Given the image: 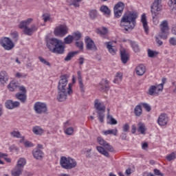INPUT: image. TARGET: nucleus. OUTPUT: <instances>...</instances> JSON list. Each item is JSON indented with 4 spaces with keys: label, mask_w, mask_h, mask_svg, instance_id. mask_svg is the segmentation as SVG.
<instances>
[{
    "label": "nucleus",
    "mask_w": 176,
    "mask_h": 176,
    "mask_svg": "<svg viewBox=\"0 0 176 176\" xmlns=\"http://www.w3.org/2000/svg\"><path fill=\"white\" fill-rule=\"evenodd\" d=\"M60 79L58 84V95L57 100L59 102H63L67 100V96L72 94V83L68 84V78L69 76L64 74L60 76Z\"/></svg>",
    "instance_id": "1"
},
{
    "label": "nucleus",
    "mask_w": 176,
    "mask_h": 176,
    "mask_svg": "<svg viewBox=\"0 0 176 176\" xmlns=\"http://www.w3.org/2000/svg\"><path fill=\"white\" fill-rule=\"evenodd\" d=\"M82 38V33L80 32H75L72 35H68L64 38V42L56 38H50L49 36H46L45 41L47 45H71L76 41V45H83V41H80Z\"/></svg>",
    "instance_id": "2"
},
{
    "label": "nucleus",
    "mask_w": 176,
    "mask_h": 176,
    "mask_svg": "<svg viewBox=\"0 0 176 176\" xmlns=\"http://www.w3.org/2000/svg\"><path fill=\"white\" fill-rule=\"evenodd\" d=\"M137 17H138L137 12H129L124 14L120 20V26L124 32H129V31L134 30V27L137 24Z\"/></svg>",
    "instance_id": "3"
},
{
    "label": "nucleus",
    "mask_w": 176,
    "mask_h": 176,
    "mask_svg": "<svg viewBox=\"0 0 176 176\" xmlns=\"http://www.w3.org/2000/svg\"><path fill=\"white\" fill-rule=\"evenodd\" d=\"M94 108L98 113V120L100 123H104V118H105V109L107 107L105 104L101 102L98 99L94 100Z\"/></svg>",
    "instance_id": "4"
},
{
    "label": "nucleus",
    "mask_w": 176,
    "mask_h": 176,
    "mask_svg": "<svg viewBox=\"0 0 176 176\" xmlns=\"http://www.w3.org/2000/svg\"><path fill=\"white\" fill-rule=\"evenodd\" d=\"M60 164L63 168H65V170H71L72 168H75L78 164L76 160L69 157H61Z\"/></svg>",
    "instance_id": "5"
},
{
    "label": "nucleus",
    "mask_w": 176,
    "mask_h": 176,
    "mask_svg": "<svg viewBox=\"0 0 176 176\" xmlns=\"http://www.w3.org/2000/svg\"><path fill=\"white\" fill-rule=\"evenodd\" d=\"M162 0H155L151 6V14L153 16V23H156L157 21V16H159V12L162 10Z\"/></svg>",
    "instance_id": "6"
},
{
    "label": "nucleus",
    "mask_w": 176,
    "mask_h": 176,
    "mask_svg": "<svg viewBox=\"0 0 176 176\" xmlns=\"http://www.w3.org/2000/svg\"><path fill=\"white\" fill-rule=\"evenodd\" d=\"M11 37L12 40L9 37H2L0 39L1 45H14L17 41H19V33L13 32L11 33Z\"/></svg>",
    "instance_id": "7"
},
{
    "label": "nucleus",
    "mask_w": 176,
    "mask_h": 176,
    "mask_svg": "<svg viewBox=\"0 0 176 176\" xmlns=\"http://www.w3.org/2000/svg\"><path fill=\"white\" fill-rule=\"evenodd\" d=\"M160 32L159 33V37L162 39H167V37L168 36V23H167V21H164L162 22V23L160 25Z\"/></svg>",
    "instance_id": "8"
},
{
    "label": "nucleus",
    "mask_w": 176,
    "mask_h": 176,
    "mask_svg": "<svg viewBox=\"0 0 176 176\" xmlns=\"http://www.w3.org/2000/svg\"><path fill=\"white\" fill-rule=\"evenodd\" d=\"M123 10H124V3L118 1L113 8L114 16L116 19L121 17L123 14Z\"/></svg>",
    "instance_id": "9"
},
{
    "label": "nucleus",
    "mask_w": 176,
    "mask_h": 176,
    "mask_svg": "<svg viewBox=\"0 0 176 176\" xmlns=\"http://www.w3.org/2000/svg\"><path fill=\"white\" fill-rule=\"evenodd\" d=\"M54 34L55 36H60L63 38V36H65V35L68 34V28L67 25H60L55 28Z\"/></svg>",
    "instance_id": "10"
},
{
    "label": "nucleus",
    "mask_w": 176,
    "mask_h": 176,
    "mask_svg": "<svg viewBox=\"0 0 176 176\" xmlns=\"http://www.w3.org/2000/svg\"><path fill=\"white\" fill-rule=\"evenodd\" d=\"M47 48L52 53H55L56 54H63L65 46L63 45H48Z\"/></svg>",
    "instance_id": "11"
},
{
    "label": "nucleus",
    "mask_w": 176,
    "mask_h": 176,
    "mask_svg": "<svg viewBox=\"0 0 176 176\" xmlns=\"http://www.w3.org/2000/svg\"><path fill=\"white\" fill-rule=\"evenodd\" d=\"M34 109L35 112L41 115V113H46L47 112V106L43 102H37L34 104Z\"/></svg>",
    "instance_id": "12"
},
{
    "label": "nucleus",
    "mask_w": 176,
    "mask_h": 176,
    "mask_svg": "<svg viewBox=\"0 0 176 176\" xmlns=\"http://www.w3.org/2000/svg\"><path fill=\"white\" fill-rule=\"evenodd\" d=\"M120 56L122 64H127V61L130 60V53L129 52V50L121 46L120 49Z\"/></svg>",
    "instance_id": "13"
},
{
    "label": "nucleus",
    "mask_w": 176,
    "mask_h": 176,
    "mask_svg": "<svg viewBox=\"0 0 176 176\" xmlns=\"http://www.w3.org/2000/svg\"><path fill=\"white\" fill-rule=\"evenodd\" d=\"M163 91V86L162 85H151L148 91L149 96H159V92Z\"/></svg>",
    "instance_id": "14"
},
{
    "label": "nucleus",
    "mask_w": 176,
    "mask_h": 176,
    "mask_svg": "<svg viewBox=\"0 0 176 176\" xmlns=\"http://www.w3.org/2000/svg\"><path fill=\"white\" fill-rule=\"evenodd\" d=\"M157 123L161 126H167V124L168 123V116L167 113H161L158 117Z\"/></svg>",
    "instance_id": "15"
},
{
    "label": "nucleus",
    "mask_w": 176,
    "mask_h": 176,
    "mask_svg": "<svg viewBox=\"0 0 176 176\" xmlns=\"http://www.w3.org/2000/svg\"><path fill=\"white\" fill-rule=\"evenodd\" d=\"M97 141L99 144H100L102 146H104V148L108 151V152H113L115 149L113 147L109 144V143L107 142V141L104 140L102 138H98Z\"/></svg>",
    "instance_id": "16"
},
{
    "label": "nucleus",
    "mask_w": 176,
    "mask_h": 176,
    "mask_svg": "<svg viewBox=\"0 0 176 176\" xmlns=\"http://www.w3.org/2000/svg\"><path fill=\"white\" fill-rule=\"evenodd\" d=\"M98 87L100 91H108V90H109V84L108 82V80L102 79L99 83Z\"/></svg>",
    "instance_id": "17"
},
{
    "label": "nucleus",
    "mask_w": 176,
    "mask_h": 176,
    "mask_svg": "<svg viewBox=\"0 0 176 176\" xmlns=\"http://www.w3.org/2000/svg\"><path fill=\"white\" fill-rule=\"evenodd\" d=\"M20 107V102H13L12 100H8L6 102V107L7 109H14V108H19Z\"/></svg>",
    "instance_id": "18"
},
{
    "label": "nucleus",
    "mask_w": 176,
    "mask_h": 176,
    "mask_svg": "<svg viewBox=\"0 0 176 176\" xmlns=\"http://www.w3.org/2000/svg\"><path fill=\"white\" fill-rule=\"evenodd\" d=\"M32 155L36 160H42L45 154L42 150L39 148H34L32 151Z\"/></svg>",
    "instance_id": "19"
},
{
    "label": "nucleus",
    "mask_w": 176,
    "mask_h": 176,
    "mask_svg": "<svg viewBox=\"0 0 176 176\" xmlns=\"http://www.w3.org/2000/svg\"><path fill=\"white\" fill-rule=\"evenodd\" d=\"M32 19L29 18L26 21H22L19 23V28L21 30H27L28 28V25L32 23Z\"/></svg>",
    "instance_id": "20"
},
{
    "label": "nucleus",
    "mask_w": 176,
    "mask_h": 176,
    "mask_svg": "<svg viewBox=\"0 0 176 176\" xmlns=\"http://www.w3.org/2000/svg\"><path fill=\"white\" fill-rule=\"evenodd\" d=\"M135 71L137 75H138L139 76H142V75L145 74L146 69L143 64H140L136 67Z\"/></svg>",
    "instance_id": "21"
},
{
    "label": "nucleus",
    "mask_w": 176,
    "mask_h": 176,
    "mask_svg": "<svg viewBox=\"0 0 176 176\" xmlns=\"http://www.w3.org/2000/svg\"><path fill=\"white\" fill-rule=\"evenodd\" d=\"M15 98L16 100L21 101L22 104H25V101H27V94H21L20 92L16 93L15 94Z\"/></svg>",
    "instance_id": "22"
},
{
    "label": "nucleus",
    "mask_w": 176,
    "mask_h": 176,
    "mask_svg": "<svg viewBox=\"0 0 176 176\" xmlns=\"http://www.w3.org/2000/svg\"><path fill=\"white\" fill-rule=\"evenodd\" d=\"M77 75L80 91H82V93H85V85H83V80H82V73L80 72V71H78L77 72Z\"/></svg>",
    "instance_id": "23"
},
{
    "label": "nucleus",
    "mask_w": 176,
    "mask_h": 176,
    "mask_svg": "<svg viewBox=\"0 0 176 176\" xmlns=\"http://www.w3.org/2000/svg\"><path fill=\"white\" fill-rule=\"evenodd\" d=\"M23 169L15 166L14 168L11 170V174L12 176H20L23 174Z\"/></svg>",
    "instance_id": "24"
},
{
    "label": "nucleus",
    "mask_w": 176,
    "mask_h": 176,
    "mask_svg": "<svg viewBox=\"0 0 176 176\" xmlns=\"http://www.w3.org/2000/svg\"><path fill=\"white\" fill-rule=\"evenodd\" d=\"M38 30V28L36 25H32L31 28H28L26 30H23L24 34L26 35L31 36L33 32H35Z\"/></svg>",
    "instance_id": "25"
},
{
    "label": "nucleus",
    "mask_w": 176,
    "mask_h": 176,
    "mask_svg": "<svg viewBox=\"0 0 176 176\" xmlns=\"http://www.w3.org/2000/svg\"><path fill=\"white\" fill-rule=\"evenodd\" d=\"M9 80V76H8V73L6 71H2L0 72V82L3 85L6 83Z\"/></svg>",
    "instance_id": "26"
},
{
    "label": "nucleus",
    "mask_w": 176,
    "mask_h": 176,
    "mask_svg": "<svg viewBox=\"0 0 176 176\" xmlns=\"http://www.w3.org/2000/svg\"><path fill=\"white\" fill-rule=\"evenodd\" d=\"M141 21L143 25V28H144V31L146 34H148V31H149V28L148 27V21H146V15L143 14L142 15Z\"/></svg>",
    "instance_id": "27"
},
{
    "label": "nucleus",
    "mask_w": 176,
    "mask_h": 176,
    "mask_svg": "<svg viewBox=\"0 0 176 176\" xmlns=\"http://www.w3.org/2000/svg\"><path fill=\"white\" fill-rule=\"evenodd\" d=\"M79 54V51H73L67 54V56L65 58V61H71L76 54Z\"/></svg>",
    "instance_id": "28"
},
{
    "label": "nucleus",
    "mask_w": 176,
    "mask_h": 176,
    "mask_svg": "<svg viewBox=\"0 0 176 176\" xmlns=\"http://www.w3.org/2000/svg\"><path fill=\"white\" fill-rule=\"evenodd\" d=\"M19 87V83L16 82L14 80H12L8 85V89L10 91H14Z\"/></svg>",
    "instance_id": "29"
},
{
    "label": "nucleus",
    "mask_w": 176,
    "mask_h": 176,
    "mask_svg": "<svg viewBox=\"0 0 176 176\" xmlns=\"http://www.w3.org/2000/svg\"><path fill=\"white\" fill-rule=\"evenodd\" d=\"M138 131L140 133V134L145 135V132L146 131V127L145 126V124L142 122H139L138 124Z\"/></svg>",
    "instance_id": "30"
},
{
    "label": "nucleus",
    "mask_w": 176,
    "mask_h": 176,
    "mask_svg": "<svg viewBox=\"0 0 176 176\" xmlns=\"http://www.w3.org/2000/svg\"><path fill=\"white\" fill-rule=\"evenodd\" d=\"M96 149L98 151V152H99V153H100L101 155H103V156H105L106 157H109V153H108V151H107V150H105V148H104L102 146H97Z\"/></svg>",
    "instance_id": "31"
},
{
    "label": "nucleus",
    "mask_w": 176,
    "mask_h": 176,
    "mask_svg": "<svg viewBox=\"0 0 176 176\" xmlns=\"http://www.w3.org/2000/svg\"><path fill=\"white\" fill-rule=\"evenodd\" d=\"M100 10L102 12V14H106L107 16L111 15V10L107 6H102L100 8Z\"/></svg>",
    "instance_id": "32"
},
{
    "label": "nucleus",
    "mask_w": 176,
    "mask_h": 176,
    "mask_svg": "<svg viewBox=\"0 0 176 176\" xmlns=\"http://www.w3.org/2000/svg\"><path fill=\"white\" fill-rule=\"evenodd\" d=\"M27 164V161L24 158H19L17 164H16V167H19L20 168H22L23 170L24 166Z\"/></svg>",
    "instance_id": "33"
},
{
    "label": "nucleus",
    "mask_w": 176,
    "mask_h": 176,
    "mask_svg": "<svg viewBox=\"0 0 176 176\" xmlns=\"http://www.w3.org/2000/svg\"><path fill=\"white\" fill-rule=\"evenodd\" d=\"M108 32H109L108 28H107L104 26L102 27V29L97 30V34L100 35V36H105V35H107V34H108Z\"/></svg>",
    "instance_id": "34"
},
{
    "label": "nucleus",
    "mask_w": 176,
    "mask_h": 176,
    "mask_svg": "<svg viewBox=\"0 0 176 176\" xmlns=\"http://www.w3.org/2000/svg\"><path fill=\"white\" fill-rule=\"evenodd\" d=\"M32 131L36 135H42V133H43V129L40 126H36L33 127Z\"/></svg>",
    "instance_id": "35"
},
{
    "label": "nucleus",
    "mask_w": 176,
    "mask_h": 176,
    "mask_svg": "<svg viewBox=\"0 0 176 176\" xmlns=\"http://www.w3.org/2000/svg\"><path fill=\"white\" fill-rule=\"evenodd\" d=\"M134 113L135 116H141L142 115V108L141 104H138L134 109Z\"/></svg>",
    "instance_id": "36"
},
{
    "label": "nucleus",
    "mask_w": 176,
    "mask_h": 176,
    "mask_svg": "<svg viewBox=\"0 0 176 176\" xmlns=\"http://www.w3.org/2000/svg\"><path fill=\"white\" fill-rule=\"evenodd\" d=\"M89 14L91 20H96L98 17V12L96 10H91Z\"/></svg>",
    "instance_id": "37"
},
{
    "label": "nucleus",
    "mask_w": 176,
    "mask_h": 176,
    "mask_svg": "<svg viewBox=\"0 0 176 176\" xmlns=\"http://www.w3.org/2000/svg\"><path fill=\"white\" fill-rule=\"evenodd\" d=\"M122 79H123V74L120 72H118L116 74L115 79L113 80V83H119V82H122Z\"/></svg>",
    "instance_id": "38"
},
{
    "label": "nucleus",
    "mask_w": 176,
    "mask_h": 176,
    "mask_svg": "<svg viewBox=\"0 0 176 176\" xmlns=\"http://www.w3.org/2000/svg\"><path fill=\"white\" fill-rule=\"evenodd\" d=\"M107 49H108L109 53H111V54H113V56L116 54V52H118V50L115 47V46L112 45H107Z\"/></svg>",
    "instance_id": "39"
},
{
    "label": "nucleus",
    "mask_w": 176,
    "mask_h": 176,
    "mask_svg": "<svg viewBox=\"0 0 176 176\" xmlns=\"http://www.w3.org/2000/svg\"><path fill=\"white\" fill-rule=\"evenodd\" d=\"M10 135L14 138H21V133L19 131L13 130L10 132Z\"/></svg>",
    "instance_id": "40"
},
{
    "label": "nucleus",
    "mask_w": 176,
    "mask_h": 176,
    "mask_svg": "<svg viewBox=\"0 0 176 176\" xmlns=\"http://www.w3.org/2000/svg\"><path fill=\"white\" fill-rule=\"evenodd\" d=\"M104 135H109V134H112L113 135H118V129H110L107 131H104Z\"/></svg>",
    "instance_id": "41"
},
{
    "label": "nucleus",
    "mask_w": 176,
    "mask_h": 176,
    "mask_svg": "<svg viewBox=\"0 0 176 176\" xmlns=\"http://www.w3.org/2000/svg\"><path fill=\"white\" fill-rule=\"evenodd\" d=\"M147 52H148V57H150V58H155V57H156V56L159 54L158 52L153 51L151 49H148Z\"/></svg>",
    "instance_id": "42"
},
{
    "label": "nucleus",
    "mask_w": 176,
    "mask_h": 176,
    "mask_svg": "<svg viewBox=\"0 0 176 176\" xmlns=\"http://www.w3.org/2000/svg\"><path fill=\"white\" fill-rule=\"evenodd\" d=\"M166 160H168V162H171V160H175V159H176V152L174 151L170 154L166 155Z\"/></svg>",
    "instance_id": "43"
},
{
    "label": "nucleus",
    "mask_w": 176,
    "mask_h": 176,
    "mask_svg": "<svg viewBox=\"0 0 176 176\" xmlns=\"http://www.w3.org/2000/svg\"><path fill=\"white\" fill-rule=\"evenodd\" d=\"M71 3L70 5L72 6H74V8H79L80 6V4H79V2H82V0H70Z\"/></svg>",
    "instance_id": "44"
},
{
    "label": "nucleus",
    "mask_w": 176,
    "mask_h": 176,
    "mask_svg": "<svg viewBox=\"0 0 176 176\" xmlns=\"http://www.w3.org/2000/svg\"><path fill=\"white\" fill-rule=\"evenodd\" d=\"M38 60L42 63V64H44V65H47V67H52V65L49 61L46 60V59L43 58L42 56H38Z\"/></svg>",
    "instance_id": "45"
},
{
    "label": "nucleus",
    "mask_w": 176,
    "mask_h": 176,
    "mask_svg": "<svg viewBox=\"0 0 176 176\" xmlns=\"http://www.w3.org/2000/svg\"><path fill=\"white\" fill-rule=\"evenodd\" d=\"M85 45H94V41L89 36L85 37Z\"/></svg>",
    "instance_id": "46"
},
{
    "label": "nucleus",
    "mask_w": 176,
    "mask_h": 176,
    "mask_svg": "<svg viewBox=\"0 0 176 176\" xmlns=\"http://www.w3.org/2000/svg\"><path fill=\"white\" fill-rule=\"evenodd\" d=\"M140 105H142V107H143V108H144V109L147 111V112H151L152 107H151V105H149L148 103H140Z\"/></svg>",
    "instance_id": "47"
},
{
    "label": "nucleus",
    "mask_w": 176,
    "mask_h": 176,
    "mask_svg": "<svg viewBox=\"0 0 176 176\" xmlns=\"http://www.w3.org/2000/svg\"><path fill=\"white\" fill-rule=\"evenodd\" d=\"M107 119H110V124H118V121L111 115L107 116Z\"/></svg>",
    "instance_id": "48"
},
{
    "label": "nucleus",
    "mask_w": 176,
    "mask_h": 176,
    "mask_svg": "<svg viewBox=\"0 0 176 176\" xmlns=\"http://www.w3.org/2000/svg\"><path fill=\"white\" fill-rule=\"evenodd\" d=\"M65 134L67 135H72L74 134V128L72 127H68L65 131Z\"/></svg>",
    "instance_id": "49"
},
{
    "label": "nucleus",
    "mask_w": 176,
    "mask_h": 176,
    "mask_svg": "<svg viewBox=\"0 0 176 176\" xmlns=\"http://www.w3.org/2000/svg\"><path fill=\"white\" fill-rule=\"evenodd\" d=\"M87 50H92V52H96L97 50V47L96 45H87Z\"/></svg>",
    "instance_id": "50"
},
{
    "label": "nucleus",
    "mask_w": 176,
    "mask_h": 176,
    "mask_svg": "<svg viewBox=\"0 0 176 176\" xmlns=\"http://www.w3.org/2000/svg\"><path fill=\"white\" fill-rule=\"evenodd\" d=\"M129 130H130V125H129L128 123L124 124L122 126V131H124V133H127Z\"/></svg>",
    "instance_id": "51"
},
{
    "label": "nucleus",
    "mask_w": 176,
    "mask_h": 176,
    "mask_svg": "<svg viewBox=\"0 0 176 176\" xmlns=\"http://www.w3.org/2000/svg\"><path fill=\"white\" fill-rule=\"evenodd\" d=\"M2 46L5 50H12L14 47V45H3Z\"/></svg>",
    "instance_id": "52"
},
{
    "label": "nucleus",
    "mask_w": 176,
    "mask_h": 176,
    "mask_svg": "<svg viewBox=\"0 0 176 176\" xmlns=\"http://www.w3.org/2000/svg\"><path fill=\"white\" fill-rule=\"evenodd\" d=\"M18 89H19V91H21V94H27V89H25V87L24 86H19Z\"/></svg>",
    "instance_id": "53"
},
{
    "label": "nucleus",
    "mask_w": 176,
    "mask_h": 176,
    "mask_svg": "<svg viewBox=\"0 0 176 176\" xmlns=\"http://www.w3.org/2000/svg\"><path fill=\"white\" fill-rule=\"evenodd\" d=\"M24 145H25V148H31V147L34 146V144H32V142H31L28 140H26L24 142Z\"/></svg>",
    "instance_id": "54"
},
{
    "label": "nucleus",
    "mask_w": 176,
    "mask_h": 176,
    "mask_svg": "<svg viewBox=\"0 0 176 176\" xmlns=\"http://www.w3.org/2000/svg\"><path fill=\"white\" fill-rule=\"evenodd\" d=\"M91 151H93V149L87 148L86 152H85L86 157H87L88 159H90V157H91Z\"/></svg>",
    "instance_id": "55"
},
{
    "label": "nucleus",
    "mask_w": 176,
    "mask_h": 176,
    "mask_svg": "<svg viewBox=\"0 0 176 176\" xmlns=\"http://www.w3.org/2000/svg\"><path fill=\"white\" fill-rule=\"evenodd\" d=\"M15 76L16 78H18L19 79H20V78H27V75H25V74L23 75V74H21L20 72L16 73Z\"/></svg>",
    "instance_id": "56"
},
{
    "label": "nucleus",
    "mask_w": 176,
    "mask_h": 176,
    "mask_svg": "<svg viewBox=\"0 0 176 176\" xmlns=\"http://www.w3.org/2000/svg\"><path fill=\"white\" fill-rule=\"evenodd\" d=\"M132 49H133L135 53L140 52V47L138 45H133Z\"/></svg>",
    "instance_id": "57"
},
{
    "label": "nucleus",
    "mask_w": 176,
    "mask_h": 176,
    "mask_svg": "<svg viewBox=\"0 0 176 176\" xmlns=\"http://www.w3.org/2000/svg\"><path fill=\"white\" fill-rule=\"evenodd\" d=\"M155 41L157 43V45H163V41H162V40H160V38L155 36Z\"/></svg>",
    "instance_id": "58"
},
{
    "label": "nucleus",
    "mask_w": 176,
    "mask_h": 176,
    "mask_svg": "<svg viewBox=\"0 0 176 176\" xmlns=\"http://www.w3.org/2000/svg\"><path fill=\"white\" fill-rule=\"evenodd\" d=\"M43 21L45 23H46L47 21H49V20H50V16L46 14H43Z\"/></svg>",
    "instance_id": "59"
},
{
    "label": "nucleus",
    "mask_w": 176,
    "mask_h": 176,
    "mask_svg": "<svg viewBox=\"0 0 176 176\" xmlns=\"http://www.w3.org/2000/svg\"><path fill=\"white\" fill-rule=\"evenodd\" d=\"M169 43L170 45H176V38L174 37H172L169 40Z\"/></svg>",
    "instance_id": "60"
},
{
    "label": "nucleus",
    "mask_w": 176,
    "mask_h": 176,
    "mask_svg": "<svg viewBox=\"0 0 176 176\" xmlns=\"http://www.w3.org/2000/svg\"><path fill=\"white\" fill-rule=\"evenodd\" d=\"M120 138H121L122 140H126V138H127V134H126V133L123 132V133H121V135H120Z\"/></svg>",
    "instance_id": "61"
},
{
    "label": "nucleus",
    "mask_w": 176,
    "mask_h": 176,
    "mask_svg": "<svg viewBox=\"0 0 176 176\" xmlns=\"http://www.w3.org/2000/svg\"><path fill=\"white\" fill-rule=\"evenodd\" d=\"M154 173L155 174V175L163 176V173H160V170L159 169H154Z\"/></svg>",
    "instance_id": "62"
},
{
    "label": "nucleus",
    "mask_w": 176,
    "mask_h": 176,
    "mask_svg": "<svg viewBox=\"0 0 176 176\" xmlns=\"http://www.w3.org/2000/svg\"><path fill=\"white\" fill-rule=\"evenodd\" d=\"M122 42H126V43H128L129 45H134V43H135V42L131 41V40H122Z\"/></svg>",
    "instance_id": "63"
},
{
    "label": "nucleus",
    "mask_w": 176,
    "mask_h": 176,
    "mask_svg": "<svg viewBox=\"0 0 176 176\" xmlns=\"http://www.w3.org/2000/svg\"><path fill=\"white\" fill-rule=\"evenodd\" d=\"M175 2L173 0H169L168 2V6H173V5H176V0H174Z\"/></svg>",
    "instance_id": "64"
}]
</instances>
